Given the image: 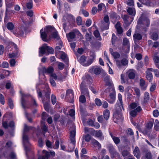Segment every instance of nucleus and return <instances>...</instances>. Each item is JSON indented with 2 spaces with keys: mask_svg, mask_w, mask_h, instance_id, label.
I'll list each match as a JSON object with an SVG mask.
<instances>
[{
  "mask_svg": "<svg viewBox=\"0 0 159 159\" xmlns=\"http://www.w3.org/2000/svg\"><path fill=\"white\" fill-rule=\"evenodd\" d=\"M102 134L101 130H98L95 131V136L98 138H100L101 139H103V138L102 137Z\"/></svg>",
  "mask_w": 159,
  "mask_h": 159,
  "instance_id": "ea45409f",
  "label": "nucleus"
},
{
  "mask_svg": "<svg viewBox=\"0 0 159 159\" xmlns=\"http://www.w3.org/2000/svg\"><path fill=\"white\" fill-rule=\"evenodd\" d=\"M66 36L68 38L69 41H69L70 39H74L75 38V35L74 32H71L69 33L68 34H66Z\"/></svg>",
  "mask_w": 159,
  "mask_h": 159,
  "instance_id": "2f4dec72",
  "label": "nucleus"
},
{
  "mask_svg": "<svg viewBox=\"0 0 159 159\" xmlns=\"http://www.w3.org/2000/svg\"><path fill=\"white\" fill-rule=\"evenodd\" d=\"M115 28L116 29L117 33L119 34H121L123 33V29H122L120 23L118 21L115 25Z\"/></svg>",
  "mask_w": 159,
  "mask_h": 159,
  "instance_id": "dca6fc26",
  "label": "nucleus"
},
{
  "mask_svg": "<svg viewBox=\"0 0 159 159\" xmlns=\"http://www.w3.org/2000/svg\"><path fill=\"white\" fill-rule=\"evenodd\" d=\"M112 56L115 59L119 58L120 57V55L119 53L117 52H114L112 53Z\"/></svg>",
  "mask_w": 159,
  "mask_h": 159,
  "instance_id": "5fc2aeb1",
  "label": "nucleus"
},
{
  "mask_svg": "<svg viewBox=\"0 0 159 159\" xmlns=\"http://www.w3.org/2000/svg\"><path fill=\"white\" fill-rule=\"evenodd\" d=\"M80 89L81 91V93L82 94L86 96L89 97V93L87 88H86L84 86V82L83 81L80 85Z\"/></svg>",
  "mask_w": 159,
  "mask_h": 159,
  "instance_id": "1a4fd4ad",
  "label": "nucleus"
},
{
  "mask_svg": "<svg viewBox=\"0 0 159 159\" xmlns=\"http://www.w3.org/2000/svg\"><path fill=\"white\" fill-rule=\"evenodd\" d=\"M57 99L56 96L52 94L51 96V102L52 104L54 105L56 102Z\"/></svg>",
  "mask_w": 159,
  "mask_h": 159,
  "instance_id": "4d7b16f0",
  "label": "nucleus"
},
{
  "mask_svg": "<svg viewBox=\"0 0 159 159\" xmlns=\"http://www.w3.org/2000/svg\"><path fill=\"white\" fill-rule=\"evenodd\" d=\"M137 23L145 31H147L150 25V21L148 17L140 18L138 20Z\"/></svg>",
  "mask_w": 159,
  "mask_h": 159,
  "instance_id": "7ed1b4c3",
  "label": "nucleus"
},
{
  "mask_svg": "<svg viewBox=\"0 0 159 159\" xmlns=\"http://www.w3.org/2000/svg\"><path fill=\"white\" fill-rule=\"evenodd\" d=\"M14 47L15 50V51L14 52H12L11 53H10L9 54V58H12L17 56L19 54V51L17 46L16 44L14 46Z\"/></svg>",
  "mask_w": 159,
  "mask_h": 159,
  "instance_id": "f3484780",
  "label": "nucleus"
},
{
  "mask_svg": "<svg viewBox=\"0 0 159 159\" xmlns=\"http://www.w3.org/2000/svg\"><path fill=\"white\" fill-rule=\"evenodd\" d=\"M80 12L81 13L84 15L85 17H88L89 15V13L88 11H86L82 9L81 10Z\"/></svg>",
  "mask_w": 159,
  "mask_h": 159,
  "instance_id": "680f3d73",
  "label": "nucleus"
},
{
  "mask_svg": "<svg viewBox=\"0 0 159 159\" xmlns=\"http://www.w3.org/2000/svg\"><path fill=\"white\" fill-rule=\"evenodd\" d=\"M47 51L49 53L51 54H53L54 52V50L53 49L49 46H48L47 44Z\"/></svg>",
  "mask_w": 159,
  "mask_h": 159,
  "instance_id": "8fccbe9b",
  "label": "nucleus"
},
{
  "mask_svg": "<svg viewBox=\"0 0 159 159\" xmlns=\"http://www.w3.org/2000/svg\"><path fill=\"white\" fill-rule=\"evenodd\" d=\"M110 111L109 110L106 109L103 112V116L104 119L107 120L110 117Z\"/></svg>",
  "mask_w": 159,
  "mask_h": 159,
  "instance_id": "bb28decb",
  "label": "nucleus"
},
{
  "mask_svg": "<svg viewBox=\"0 0 159 159\" xmlns=\"http://www.w3.org/2000/svg\"><path fill=\"white\" fill-rule=\"evenodd\" d=\"M140 85L141 88L142 90H145L147 85L145 84V81L143 79H141L140 80Z\"/></svg>",
  "mask_w": 159,
  "mask_h": 159,
  "instance_id": "b1692460",
  "label": "nucleus"
},
{
  "mask_svg": "<svg viewBox=\"0 0 159 159\" xmlns=\"http://www.w3.org/2000/svg\"><path fill=\"white\" fill-rule=\"evenodd\" d=\"M89 72L92 73H93L96 75L99 74L101 72H102L103 73V74L104 76H106L104 79V80H109V76L108 75H107V73L104 71V70L103 69H101L100 68L93 66L89 69Z\"/></svg>",
  "mask_w": 159,
  "mask_h": 159,
  "instance_id": "20e7f679",
  "label": "nucleus"
},
{
  "mask_svg": "<svg viewBox=\"0 0 159 159\" xmlns=\"http://www.w3.org/2000/svg\"><path fill=\"white\" fill-rule=\"evenodd\" d=\"M107 101L111 104L114 103L116 100V92L114 89H111V92L110 93Z\"/></svg>",
  "mask_w": 159,
  "mask_h": 159,
  "instance_id": "6e6552de",
  "label": "nucleus"
},
{
  "mask_svg": "<svg viewBox=\"0 0 159 159\" xmlns=\"http://www.w3.org/2000/svg\"><path fill=\"white\" fill-rule=\"evenodd\" d=\"M22 97L21 99V105L23 108L25 109L26 108V101L24 99V97L26 96V95L23 93H21Z\"/></svg>",
  "mask_w": 159,
  "mask_h": 159,
  "instance_id": "cd10ccee",
  "label": "nucleus"
},
{
  "mask_svg": "<svg viewBox=\"0 0 159 159\" xmlns=\"http://www.w3.org/2000/svg\"><path fill=\"white\" fill-rule=\"evenodd\" d=\"M59 141L58 140H57L55 143L53 148L54 149H58L59 148Z\"/></svg>",
  "mask_w": 159,
  "mask_h": 159,
  "instance_id": "69168bd1",
  "label": "nucleus"
},
{
  "mask_svg": "<svg viewBox=\"0 0 159 159\" xmlns=\"http://www.w3.org/2000/svg\"><path fill=\"white\" fill-rule=\"evenodd\" d=\"M78 61L83 66H88L90 65L93 62L91 60L86 61V58L84 56H82L81 57H77Z\"/></svg>",
  "mask_w": 159,
  "mask_h": 159,
  "instance_id": "423d86ee",
  "label": "nucleus"
},
{
  "mask_svg": "<svg viewBox=\"0 0 159 159\" xmlns=\"http://www.w3.org/2000/svg\"><path fill=\"white\" fill-rule=\"evenodd\" d=\"M25 30V28L24 26H21L20 27L18 30H17L16 32L17 33H15L14 32H13L14 34H16L17 35V36H22L24 33V32Z\"/></svg>",
  "mask_w": 159,
  "mask_h": 159,
  "instance_id": "9b49d317",
  "label": "nucleus"
},
{
  "mask_svg": "<svg viewBox=\"0 0 159 159\" xmlns=\"http://www.w3.org/2000/svg\"><path fill=\"white\" fill-rule=\"evenodd\" d=\"M62 53L61 55V58L63 61H64L66 63L68 62V59L66 54L64 52H61Z\"/></svg>",
  "mask_w": 159,
  "mask_h": 159,
  "instance_id": "f704fd0d",
  "label": "nucleus"
},
{
  "mask_svg": "<svg viewBox=\"0 0 159 159\" xmlns=\"http://www.w3.org/2000/svg\"><path fill=\"white\" fill-rule=\"evenodd\" d=\"M32 128L33 127L32 126H28L26 124L24 125L23 131V141L26 152V155L28 157V153L30 151L31 144L29 143L28 137L26 133L30 129Z\"/></svg>",
  "mask_w": 159,
  "mask_h": 159,
  "instance_id": "f257e3e1",
  "label": "nucleus"
},
{
  "mask_svg": "<svg viewBox=\"0 0 159 159\" xmlns=\"http://www.w3.org/2000/svg\"><path fill=\"white\" fill-rule=\"evenodd\" d=\"M134 155L138 159L140 158L141 154L139 149L138 147L136 146L133 151Z\"/></svg>",
  "mask_w": 159,
  "mask_h": 159,
  "instance_id": "a211bd4d",
  "label": "nucleus"
},
{
  "mask_svg": "<svg viewBox=\"0 0 159 159\" xmlns=\"http://www.w3.org/2000/svg\"><path fill=\"white\" fill-rule=\"evenodd\" d=\"M154 129L156 131H159V121L157 120H155Z\"/></svg>",
  "mask_w": 159,
  "mask_h": 159,
  "instance_id": "a19ab883",
  "label": "nucleus"
},
{
  "mask_svg": "<svg viewBox=\"0 0 159 159\" xmlns=\"http://www.w3.org/2000/svg\"><path fill=\"white\" fill-rule=\"evenodd\" d=\"M153 59L155 65L159 63V57L158 52H156L154 53Z\"/></svg>",
  "mask_w": 159,
  "mask_h": 159,
  "instance_id": "5701e85b",
  "label": "nucleus"
},
{
  "mask_svg": "<svg viewBox=\"0 0 159 159\" xmlns=\"http://www.w3.org/2000/svg\"><path fill=\"white\" fill-rule=\"evenodd\" d=\"M128 77L130 79H133L135 78V74L133 72H130L128 74Z\"/></svg>",
  "mask_w": 159,
  "mask_h": 159,
  "instance_id": "0e129e2a",
  "label": "nucleus"
},
{
  "mask_svg": "<svg viewBox=\"0 0 159 159\" xmlns=\"http://www.w3.org/2000/svg\"><path fill=\"white\" fill-rule=\"evenodd\" d=\"M143 66V62L141 61L139 62L137 64V65L136 66V69L137 70H139L140 69L142 68Z\"/></svg>",
  "mask_w": 159,
  "mask_h": 159,
  "instance_id": "864d4df0",
  "label": "nucleus"
},
{
  "mask_svg": "<svg viewBox=\"0 0 159 159\" xmlns=\"http://www.w3.org/2000/svg\"><path fill=\"white\" fill-rule=\"evenodd\" d=\"M127 12L130 15L134 16L136 14V11L134 8L129 7L127 10Z\"/></svg>",
  "mask_w": 159,
  "mask_h": 159,
  "instance_id": "393cba45",
  "label": "nucleus"
},
{
  "mask_svg": "<svg viewBox=\"0 0 159 159\" xmlns=\"http://www.w3.org/2000/svg\"><path fill=\"white\" fill-rule=\"evenodd\" d=\"M8 104L10 108L11 109H13L14 107V105L13 101L11 99L9 98L8 99Z\"/></svg>",
  "mask_w": 159,
  "mask_h": 159,
  "instance_id": "49530a36",
  "label": "nucleus"
},
{
  "mask_svg": "<svg viewBox=\"0 0 159 159\" xmlns=\"http://www.w3.org/2000/svg\"><path fill=\"white\" fill-rule=\"evenodd\" d=\"M50 90L49 89H48L47 92L46 93L44 97L43 98H45V101H44V103L46 102H49L50 100Z\"/></svg>",
  "mask_w": 159,
  "mask_h": 159,
  "instance_id": "6ab92c4d",
  "label": "nucleus"
},
{
  "mask_svg": "<svg viewBox=\"0 0 159 159\" xmlns=\"http://www.w3.org/2000/svg\"><path fill=\"white\" fill-rule=\"evenodd\" d=\"M43 31V29H41L40 31L41 37L43 41L47 42L48 41L47 39V34H48L45 30L44 31Z\"/></svg>",
  "mask_w": 159,
  "mask_h": 159,
  "instance_id": "2eb2a0df",
  "label": "nucleus"
},
{
  "mask_svg": "<svg viewBox=\"0 0 159 159\" xmlns=\"http://www.w3.org/2000/svg\"><path fill=\"white\" fill-rule=\"evenodd\" d=\"M76 23L78 25H82V20L81 17L79 16L77 17L76 20Z\"/></svg>",
  "mask_w": 159,
  "mask_h": 159,
  "instance_id": "a18cd8bd",
  "label": "nucleus"
},
{
  "mask_svg": "<svg viewBox=\"0 0 159 159\" xmlns=\"http://www.w3.org/2000/svg\"><path fill=\"white\" fill-rule=\"evenodd\" d=\"M66 98L69 102L73 103L74 102V96L72 89H68L66 91Z\"/></svg>",
  "mask_w": 159,
  "mask_h": 159,
  "instance_id": "39448f33",
  "label": "nucleus"
},
{
  "mask_svg": "<svg viewBox=\"0 0 159 159\" xmlns=\"http://www.w3.org/2000/svg\"><path fill=\"white\" fill-rule=\"evenodd\" d=\"M44 30L48 34L52 32L53 33L56 30L53 27L51 26H48L46 27Z\"/></svg>",
  "mask_w": 159,
  "mask_h": 159,
  "instance_id": "412c9836",
  "label": "nucleus"
},
{
  "mask_svg": "<svg viewBox=\"0 0 159 159\" xmlns=\"http://www.w3.org/2000/svg\"><path fill=\"white\" fill-rule=\"evenodd\" d=\"M37 93H38V96L39 98H42L43 103H44V101H45V98H43L42 96V93L40 91V89H38L37 90Z\"/></svg>",
  "mask_w": 159,
  "mask_h": 159,
  "instance_id": "37998d69",
  "label": "nucleus"
},
{
  "mask_svg": "<svg viewBox=\"0 0 159 159\" xmlns=\"http://www.w3.org/2000/svg\"><path fill=\"white\" fill-rule=\"evenodd\" d=\"M47 48V44H44L43 46L39 48V57L42 56L46 52Z\"/></svg>",
  "mask_w": 159,
  "mask_h": 159,
  "instance_id": "f8f14e48",
  "label": "nucleus"
},
{
  "mask_svg": "<svg viewBox=\"0 0 159 159\" xmlns=\"http://www.w3.org/2000/svg\"><path fill=\"white\" fill-rule=\"evenodd\" d=\"M142 38V34L139 33H135L133 35V40L135 43L141 40Z\"/></svg>",
  "mask_w": 159,
  "mask_h": 159,
  "instance_id": "ddd939ff",
  "label": "nucleus"
},
{
  "mask_svg": "<svg viewBox=\"0 0 159 159\" xmlns=\"http://www.w3.org/2000/svg\"><path fill=\"white\" fill-rule=\"evenodd\" d=\"M152 39L154 40H156L159 38L158 34L156 33H154L152 35Z\"/></svg>",
  "mask_w": 159,
  "mask_h": 159,
  "instance_id": "3c124183",
  "label": "nucleus"
},
{
  "mask_svg": "<svg viewBox=\"0 0 159 159\" xmlns=\"http://www.w3.org/2000/svg\"><path fill=\"white\" fill-rule=\"evenodd\" d=\"M93 145L95 146H97L98 149H100L101 148V144L99 142L95 139L93 140Z\"/></svg>",
  "mask_w": 159,
  "mask_h": 159,
  "instance_id": "79ce46f5",
  "label": "nucleus"
},
{
  "mask_svg": "<svg viewBox=\"0 0 159 159\" xmlns=\"http://www.w3.org/2000/svg\"><path fill=\"white\" fill-rule=\"evenodd\" d=\"M6 26L7 29L10 30H13L14 28V25L11 22L8 23L7 24Z\"/></svg>",
  "mask_w": 159,
  "mask_h": 159,
  "instance_id": "e433bc0d",
  "label": "nucleus"
},
{
  "mask_svg": "<svg viewBox=\"0 0 159 159\" xmlns=\"http://www.w3.org/2000/svg\"><path fill=\"white\" fill-rule=\"evenodd\" d=\"M48 115L45 112H43L42 114V119L43 120H45L48 117Z\"/></svg>",
  "mask_w": 159,
  "mask_h": 159,
  "instance_id": "6e6d98bb",
  "label": "nucleus"
},
{
  "mask_svg": "<svg viewBox=\"0 0 159 159\" xmlns=\"http://www.w3.org/2000/svg\"><path fill=\"white\" fill-rule=\"evenodd\" d=\"M95 102L96 105L98 106H100L102 105V102L99 99H95Z\"/></svg>",
  "mask_w": 159,
  "mask_h": 159,
  "instance_id": "13d9d810",
  "label": "nucleus"
},
{
  "mask_svg": "<svg viewBox=\"0 0 159 159\" xmlns=\"http://www.w3.org/2000/svg\"><path fill=\"white\" fill-rule=\"evenodd\" d=\"M52 36L53 38L59 41L60 40V38L56 30L52 33Z\"/></svg>",
  "mask_w": 159,
  "mask_h": 159,
  "instance_id": "473e14b6",
  "label": "nucleus"
},
{
  "mask_svg": "<svg viewBox=\"0 0 159 159\" xmlns=\"http://www.w3.org/2000/svg\"><path fill=\"white\" fill-rule=\"evenodd\" d=\"M107 148L111 154L113 155L116 154L117 153L116 150L112 145L109 144Z\"/></svg>",
  "mask_w": 159,
  "mask_h": 159,
  "instance_id": "aec40b11",
  "label": "nucleus"
},
{
  "mask_svg": "<svg viewBox=\"0 0 159 159\" xmlns=\"http://www.w3.org/2000/svg\"><path fill=\"white\" fill-rule=\"evenodd\" d=\"M124 23L126 26H129L130 24L128 20L129 16L127 15H124L122 17Z\"/></svg>",
  "mask_w": 159,
  "mask_h": 159,
  "instance_id": "a878e982",
  "label": "nucleus"
},
{
  "mask_svg": "<svg viewBox=\"0 0 159 159\" xmlns=\"http://www.w3.org/2000/svg\"><path fill=\"white\" fill-rule=\"evenodd\" d=\"M79 101L81 103H85L86 102V98L83 95H81L79 97Z\"/></svg>",
  "mask_w": 159,
  "mask_h": 159,
  "instance_id": "de8ad7c7",
  "label": "nucleus"
},
{
  "mask_svg": "<svg viewBox=\"0 0 159 159\" xmlns=\"http://www.w3.org/2000/svg\"><path fill=\"white\" fill-rule=\"evenodd\" d=\"M93 34L98 40L99 41L102 40V38L98 30H95L93 32Z\"/></svg>",
  "mask_w": 159,
  "mask_h": 159,
  "instance_id": "c756f323",
  "label": "nucleus"
},
{
  "mask_svg": "<svg viewBox=\"0 0 159 159\" xmlns=\"http://www.w3.org/2000/svg\"><path fill=\"white\" fill-rule=\"evenodd\" d=\"M112 139L116 145L119 144L120 143V140L118 137H113Z\"/></svg>",
  "mask_w": 159,
  "mask_h": 159,
  "instance_id": "603ef678",
  "label": "nucleus"
},
{
  "mask_svg": "<svg viewBox=\"0 0 159 159\" xmlns=\"http://www.w3.org/2000/svg\"><path fill=\"white\" fill-rule=\"evenodd\" d=\"M117 37L115 34H112V37L111 38V42L112 45H114L115 44V42L116 39Z\"/></svg>",
  "mask_w": 159,
  "mask_h": 159,
  "instance_id": "052dcab7",
  "label": "nucleus"
},
{
  "mask_svg": "<svg viewBox=\"0 0 159 159\" xmlns=\"http://www.w3.org/2000/svg\"><path fill=\"white\" fill-rule=\"evenodd\" d=\"M57 45H58L59 46H57L55 48L56 54L60 52H61L60 51V50L63 46V43L61 40H60L58 41Z\"/></svg>",
  "mask_w": 159,
  "mask_h": 159,
  "instance_id": "4468645a",
  "label": "nucleus"
},
{
  "mask_svg": "<svg viewBox=\"0 0 159 159\" xmlns=\"http://www.w3.org/2000/svg\"><path fill=\"white\" fill-rule=\"evenodd\" d=\"M54 70L52 66H50L46 68L45 67H43L42 69L39 70V73L40 74H52Z\"/></svg>",
  "mask_w": 159,
  "mask_h": 159,
  "instance_id": "0eeeda50",
  "label": "nucleus"
},
{
  "mask_svg": "<svg viewBox=\"0 0 159 159\" xmlns=\"http://www.w3.org/2000/svg\"><path fill=\"white\" fill-rule=\"evenodd\" d=\"M70 139L71 140V143L72 145V147L71 148H70V149L73 150L75 149V146L76 141L75 137H70Z\"/></svg>",
  "mask_w": 159,
  "mask_h": 159,
  "instance_id": "7c9ffc66",
  "label": "nucleus"
},
{
  "mask_svg": "<svg viewBox=\"0 0 159 159\" xmlns=\"http://www.w3.org/2000/svg\"><path fill=\"white\" fill-rule=\"evenodd\" d=\"M43 153L44 154V155H43L42 157L39 156V159H48V158L50 157V154L49 152L43 150Z\"/></svg>",
  "mask_w": 159,
  "mask_h": 159,
  "instance_id": "4be33fe9",
  "label": "nucleus"
},
{
  "mask_svg": "<svg viewBox=\"0 0 159 159\" xmlns=\"http://www.w3.org/2000/svg\"><path fill=\"white\" fill-rule=\"evenodd\" d=\"M85 80L88 83L90 84L92 83V77L89 75L86 74L85 76Z\"/></svg>",
  "mask_w": 159,
  "mask_h": 159,
  "instance_id": "4c0bfd02",
  "label": "nucleus"
},
{
  "mask_svg": "<svg viewBox=\"0 0 159 159\" xmlns=\"http://www.w3.org/2000/svg\"><path fill=\"white\" fill-rule=\"evenodd\" d=\"M145 157L147 159H152V156L151 153L150 152L146 153Z\"/></svg>",
  "mask_w": 159,
  "mask_h": 159,
  "instance_id": "774afa93",
  "label": "nucleus"
},
{
  "mask_svg": "<svg viewBox=\"0 0 159 159\" xmlns=\"http://www.w3.org/2000/svg\"><path fill=\"white\" fill-rule=\"evenodd\" d=\"M123 44L124 46H126L129 49V41L128 39L126 38H124L123 39Z\"/></svg>",
  "mask_w": 159,
  "mask_h": 159,
  "instance_id": "58836bf2",
  "label": "nucleus"
},
{
  "mask_svg": "<svg viewBox=\"0 0 159 159\" xmlns=\"http://www.w3.org/2000/svg\"><path fill=\"white\" fill-rule=\"evenodd\" d=\"M26 6L28 9H31L33 7L32 0H30L29 2L27 3Z\"/></svg>",
  "mask_w": 159,
  "mask_h": 159,
  "instance_id": "c03bdc74",
  "label": "nucleus"
},
{
  "mask_svg": "<svg viewBox=\"0 0 159 159\" xmlns=\"http://www.w3.org/2000/svg\"><path fill=\"white\" fill-rule=\"evenodd\" d=\"M146 78L149 82H151L152 79V75L150 72H148V71H146Z\"/></svg>",
  "mask_w": 159,
  "mask_h": 159,
  "instance_id": "c85d7f7f",
  "label": "nucleus"
},
{
  "mask_svg": "<svg viewBox=\"0 0 159 159\" xmlns=\"http://www.w3.org/2000/svg\"><path fill=\"white\" fill-rule=\"evenodd\" d=\"M154 121H149L147 124L146 125V129L148 130H150L152 128L153 125Z\"/></svg>",
  "mask_w": 159,
  "mask_h": 159,
  "instance_id": "c9c22d12",
  "label": "nucleus"
},
{
  "mask_svg": "<svg viewBox=\"0 0 159 159\" xmlns=\"http://www.w3.org/2000/svg\"><path fill=\"white\" fill-rule=\"evenodd\" d=\"M91 136L89 134H87L84 136V139L87 142H89L91 139Z\"/></svg>",
  "mask_w": 159,
  "mask_h": 159,
  "instance_id": "e2e57ef3",
  "label": "nucleus"
},
{
  "mask_svg": "<svg viewBox=\"0 0 159 159\" xmlns=\"http://www.w3.org/2000/svg\"><path fill=\"white\" fill-rule=\"evenodd\" d=\"M115 107L116 108L115 110L117 114L119 115V114H121L122 110L121 109L120 105L119 106L118 104H116L115 105Z\"/></svg>",
  "mask_w": 159,
  "mask_h": 159,
  "instance_id": "72a5a7b5",
  "label": "nucleus"
},
{
  "mask_svg": "<svg viewBox=\"0 0 159 159\" xmlns=\"http://www.w3.org/2000/svg\"><path fill=\"white\" fill-rule=\"evenodd\" d=\"M128 60L125 58H123L120 61L119 60H117L116 62V65L119 68L121 67L122 66H126L128 64Z\"/></svg>",
  "mask_w": 159,
  "mask_h": 159,
  "instance_id": "9d476101",
  "label": "nucleus"
},
{
  "mask_svg": "<svg viewBox=\"0 0 159 159\" xmlns=\"http://www.w3.org/2000/svg\"><path fill=\"white\" fill-rule=\"evenodd\" d=\"M105 6L104 4L103 3H101L99 4L98 5V11H101L102 9V8L104 7H105Z\"/></svg>",
  "mask_w": 159,
  "mask_h": 159,
  "instance_id": "09e8293b",
  "label": "nucleus"
},
{
  "mask_svg": "<svg viewBox=\"0 0 159 159\" xmlns=\"http://www.w3.org/2000/svg\"><path fill=\"white\" fill-rule=\"evenodd\" d=\"M44 104V107L45 110L47 111H49V107L48 102L43 103Z\"/></svg>",
  "mask_w": 159,
  "mask_h": 159,
  "instance_id": "bf43d9fd",
  "label": "nucleus"
},
{
  "mask_svg": "<svg viewBox=\"0 0 159 159\" xmlns=\"http://www.w3.org/2000/svg\"><path fill=\"white\" fill-rule=\"evenodd\" d=\"M64 65L61 62H59L58 64V67L60 70H62L64 68Z\"/></svg>",
  "mask_w": 159,
  "mask_h": 159,
  "instance_id": "338daca9",
  "label": "nucleus"
},
{
  "mask_svg": "<svg viewBox=\"0 0 159 159\" xmlns=\"http://www.w3.org/2000/svg\"><path fill=\"white\" fill-rule=\"evenodd\" d=\"M130 108L133 110L130 112V114L132 117H135L138 113L140 112L142 110L141 107L139 106L138 103L133 102L131 103L129 106Z\"/></svg>",
  "mask_w": 159,
  "mask_h": 159,
  "instance_id": "f03ea898",
  "label": "nucleus"
}]
</instances>
